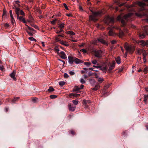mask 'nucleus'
Masks as SVG:
<instances>
[{
	"label": "nucleus",
	"mask_w": 148,
	"mask_h": 148,
	"mask_svg": "<svg viewBox=\"0 0 148 148\" xmlns=\"http://www.w3.org/2000/svg\"><path fill=\"white\" fill-rule=\"evenodd\" d=\"M65 83V82L64 81H61L59 82V84L60 86H62L64 85Z\"/></svg>",
	"instance_id": "29"
},
{
	"label": "nucleus",
	"mask_w": 148,
	"mask_h": 148,
	"mask_svg": "<svg viewBox=\"0 0 148 148\" xmlns=\"http://www.w3.org/2000/svg\"><path fill=\"white\" fill-rule=\"evenodd\" d=\"M83 104H85V105H86V104L87 103V101L86 100H83Z\"/></svg>",
	"instance_id": "63"
},
{
	"label": "nucleus",
	"mask_w": 148,
	"mask_h": 148,
	"mask_svg": "<svg viewBox=\"0 0 148 148\" xmlns=\"http://www.w3.org/2000/svg\"><path fill=\"white\" fill-rule=\"evenodd\" d=\"M116 41L115 40H113L111 41V43L112 44H114L115 43Z\"/></svg>",
	"instance_id": "60"
},
{
	"label": "nucleus",
	"mask_w": 148,
	"mask_h": 148,
	"mask_svg": "<svg viewBox=\"0 0 148 148\" xmlns=\"http://www.w3.org/2000/svg\"><path fill=\"white\" fill-rule=\"evenodd\" d=\"M138 5L141 8L138 10L139 11H142L144 10V7L145 5V4L141 2H138L137 3Z\"/></svg>",
	"instance_id": "7"
},
{
	"label": "nucleus",
	"mask_w": 148,
	"mask_h": 148,
	"mask_svg": "<svg viewBox=\"0 0 148 148\" xmlns=\"http://www.w3.org/2000/svg\"><path fill=\"white\" fill-rule=\"evenodd\" d=\"M60 43L61 44L64 45L66 46H68L69 45L67 43V42H66L63 41H61L60 42Z\"/></svg>",
	"instance_id": "20"
},
{
	"label": "nucleus",
	"mask_w": 148,
	"mask_h": 148,
	"mask_svg": "<svg viewBox=\"0 0 148 148\" xmlns=\"http://www.w3.org/2000/svg\"><path fill=\"white\" fill-rule=\"evenodd\" d=\"M25 25L27 27V28H28V29L30 31H34V29L33 28L30 27L27 25Z\"/></svg>",
	"instance_id": "38"
},
{
	"label": "nucleus",
	"mask_w": 148,
	"mask_h": 148,
	"mask_svg": "<svg viewBox=\"0 0 148 148\" xmlns=\"http://www.w3.org/2000/svg\"><path fill=\"white\" fill-rule=\"evenodd\" d=\"M58 37H59L58 36L56 37V40L57 42L60 41V40Z\"/></svg>",
	"instance_id": "44"
},
{
	"label": "nucleus",
	"mask_w": 148,
	"mask_h": 148,
	"mask_svg": "<svg viewBox=\"0 0 148 148\" xmlns=\"http://www.w3.org/2000/svg\"><path fill=\"white\" fill-rule=\"evenodd\" d=\"M143 61L144 63H145L146 62V56H144L143 57Z\"/></svg>",
	"instance_id": "57"
},
{
	"label": "nucleus",
	"mask_w": 148,
	"mask_h": 148,
	"mask_svg": "<svg viewBox=\"0 0 148 148\" xmlns=\"http://www.w3.org/2000/svg\"><path fill=\"white\" fill-rule=\"evenodd\" d=\"M111 84H109L105 85L104 87V89L106 90L108 89L110 86Z\"/></svg>",
	"instance_id": "30"
},
{
	"label": "nucleus",
	"mask_w": 148,
	"mask_h": 148,
	"mask_svg": "<svg viewBox=\"0 0 148 148\" xmlns=\"http://www.w3.org/2000/svg\"><path fill=\"white\" fill-rule=\"evenodd\" d=\"M26 32H27L28 33V34H29V36H33V34H32V33L30 32H29L28 31V30H26Z\"/></svg>",
	"instance_id": "45"
},
{
	"label": "nucleus",
	"mask_w": 148,
	"mask_h": 148,
	"mask_svg": "<svg viewBox=\"0 0 148 148\" xmlns=\"http://www.w3.org/2000/svg\"><path fill=\"white\" fill-rule=\"evenodd\" d=\"M3 66H0V70H3Z\"/></svg>",
	"instance_id": "64"
},
{
	"label": "nucleus",
	"mask_w": 148,
	"mask_h": 148,
	"mask_svg": "<svg viewBox=\"0 0 148 148\" xmlns=\"http://www.w3.org/2000/svg\"><path fill=\"white\" fill-rule=\"evenodd\" d=\"M108 29H109L110 30L108 32V34L110 36H114L115 35H117V34L113 32L112 30L110 27H108Z\"/></svg>",
	"instance_id": "11"
},
{
	"label": "nucleus",
	"mask_w": 148,
	"mask_h": 148,
	"mask_svg": "<svg viewBox=\"0 0 148 148\" xmlns=\"http://www.w3.org/2000/svg\"><path fill=\"white\" fill-rule=\"evenodd\" d=\"M69 110L71 111H73L75 110V107H72L71 104L69 105Z\"/></svg>",
	"instance_id": "19"
},
{
	"label": "nucleus",
	"mask_w": 148,
	"mask_h": 148,
	"mask_svg": "<svg viewBox=\"0 0 148 148\" xmlns=\"http://www.w3.org/2000/svg\"><path fill=\"white\" fill-rule=\"evenodd\" d=\"M64 76L65 78H67L69 77V75L67 73H65L64 74Z\"/></svg>",
	"instance_id": "49"
},
{
	"label": "nucleus",
	"mask_w": 148,
	"mask_h": 148,
	"mask_svg": "<svg viewBox=\"0 0 148 148\" xmlns=\"http://www.w3.org/2000/svg\"><path fill=\"white\" fill-rule=\"evenodd\" d=\"M58 55L62 59H65L67 58L66 56L65 53L63 51H61L60 52L59 54Z\"/></svg>",
	"instance_id": "10"
},
{
	"label": "nucleus",
	"mask_w": 148,
	"mask_h": 148,
	"mask_svg": "<svg viewBox=\"0 0 148 148\" xmlns=\"http://www.w3.org/2000/svg\"><path fill=\"white\" fill-rule=\"evenodd\" d=\"M3 16H6V11L5 10H3Z\"/></svg>",
	"instance_id": "46"
},
{
	"label": "nucleus",
	"mask_w": 148,
	"mask_h": 148,
	"mask_svg": "<svg viewBox=\"0 0 148 148\" xmlns=\"http://www.w3.org/2000/svg\"><path fill=\"white\" fill-rule=\"evenodd\" d=\"M84 64L88 66H89L91 64V63L90 62H85L84 63Z\"/></svg>",
	"instance_id": "39"
},
{
	"label": "nucleus",
	"mask_w": 148,
	"mask_h": 148,
	"mask_svg": "<svg viewBox=\"0 0 148 148\" xmlns=\"http://www.w3.org/2000/svg\"><path fill=\"white\" fill-rule=\"evenodd\" d=\"M29 39L32 41H36V40L33 37H30L29 38Z\"/></svg>",
	"instance_id": "34"
},
{
	"label": "nucleus",
	"mask_w": 148,
	"mask_h": 148,
	"mask_svg": "<svg viewBox=\"0 0 148 148\" xmlns=\"http://www.w3.org/2000/svg\"><path fill=\"white\" fill-rule=\"evenodd\" d=\"M71 33L70 35H74L75 34L74 32H73L71 31Z\"/></svg>",
	"instance_id": "59"
},
{
	"label": "nucleus",
	"mask_w": 148,
	"mask_h": 148,
	"mask_svg": "<svg viewBox=\"0 0 148 148\" xmlns=\"http://www.w3.org/2000/svg\"><path fill=\"white\" fill-rule=\"evenodd\" d=\"M100 87L99 85L97 84L95 86V87L93 88V90H96L99 89Z\"/></svg>",
	"instance_id": "25"
},
{
	"label": "nucleus",
	"mask_w": 148,
	"mask_h": 148,
	"mask_svg": "<svg viewBox=\"0 0 148 148\" xmlns=\"http://www.w3.org/2000/svg\"><path fill=\"white\" fill-rule=\"evenodd\" d=\"M11 21L12 23H14L15 22V21L14 20V18L13 17V18H11Z\"/></svg>",
	"instance_id": "61"
},
{
	"label": "nucleus",
	"mask_w": 148,
	"mask_h": 148,
	"mask_svg": "<svg viewBox=\"0 0 148 148\" xmlns=\"http://www.w3.org/2000/svg\"><path fill=\"white\" fill-rule=\"evenodd\" d=\"M80 82L82 84H84V83H85V81L83 78L81 79Z\"/></svg>",
	"instance_id": "43"
},
{
	"label": "nucleus",
	"mask_w": 148,
	"mask_h": 148,
	"mask_svg": "<svg viewBox=\"0 0 148 148\" xmlns=\"http://www.w3.org/2000/svg\"><path fill=\"white\" fill-rule=\"evenodd\" d=\"M107 68L106 66L103 67L101 68L102 70H106Z\"/></svg>",
	"instance_id": "56"
},
{
	"label": "nucleus",
	"mask_w": 148,
	"mask_h": 148,
	"mask_svg": "<svg viewBox=\"0 0 148 148\" xmlns=\"http://www.w3.org/2000/svg\"><path fill=\"white\" fill-rule=\"evenodd\" d=\"M97 80L98 82L100 83H102L104 81L103 78L101 77H98L97 79Z\"/></svg>",
	"instance_id": "23"
},
{
	"label": "nucleus",
	"mask_w": 148,
	"mask_h": 148,
	"mask_svg": "<svg viewBox=\"0 0 148 148\" xmlns=\"http://www.w3.org/2000/svg\"><path fill=\"white\" fill-rule=\"evenodd\" d=\"M93 52L94 55L97 57L100 58L102 56V53L101 50H95L93 51Z\"/></svg>",
	"instance_id": "5"
},
{
	"label": "nucleus",
	"mask_w": 148,
	"mask_h": 148,
	"mask_svg": "<svg viewBox=\"0 0 148 148\" xmlns=\"http://www.w3.org/2000/svg\"><path fill=\"white\" fill-rule=\"evenodd\" d=\"M80 51L82 52L83 53H86V50L84 49H81Z\"/></svg>",
	"instance_id": "42"
},
{
	"label": "nucleus",
	"mask_w": 148,
	"mask_h": 148,
	"mask_svg": "<svg viewBox=\"0 0 148 148\" xmlns=\"http://www.w3.org/2000/svg\"><path fill=\"white\" fill-rule=\"evenodd\" d=\"M15 12L17 14V16H19V11H20V9L18 8H16L15 10Z\"/></svg>",
	"instance_id": "26"
},
{
	"label": "nucleus",
	"mask_w": 148,
	"mask_h": 148,
	"mask_svg": "<svg viewBox=\"0 0 148 148\" xmlns=\"http://www.w3.org/2000/svg\"><path fill=\"white\" fill-rule=\"evenodd\" d=\"M93 66L94 67H95L97 68H100L101 67L100 66H95V65Z\"/></svg>",
	"instance_id": "58"
},
{
	"label": "nucleus",
	"mask_w": 148,
	"mask_h": 148,
	"mask_svg": "<svg viewBox=\"0 0 148 148\" xmlns=\"http://www.w3.org/2000/svg\"><path fill=\"white\" fill-rule=\"evenodd\" d=\"M63 31V30L62 29H61L59 31H57L56 32L57 34H59Z\"/></svg>",
	"instance_id": "54"
},
{
	"label": "nucleus",
	"mask_w": 148,
	"mask_h": 148,
	"mask_svg": "<svg viewBox=\"0 0 148 148\" xmlns=\"http://www.w3.org/2000/svg\"><path fill=\"white\" fill-rule=\"evenodd\" d=\"M98 40L104 44L108 45L107 42L102 39H98Z\"/></svg>",
	"instance_id": "17"
},
{
	"label": "nucleus",
	"mask_w": 148,
	"mask_h": 148,
	"mask_svg": "<svg viewBox=\"0 0 148 148\" xmlns=\"http://www.w3.org/2000/svg\"><path fill=\"white\" fill-rule=\"evenodd\" d=\"M114 19L113 17H108L105 20V23L107 24H109V23H113L114 22Z\"/></svg>",
	"instance_id": "6"
},
{
	"label": "nucleus",
	"mask_w": 148,
	"mask_h": 148,
	"mask_svg": "<svg viewBox=\"0 0 148 148\" xmlns=\"http://www.w3.org/2000/svg\"><path fill=\"white\" fill-rule=\"evenodd\" d=\"M21 14L22 15H25V13L22 10H20V11Z\"/></svg>",
	"instance_id": "50"
},
{
	"label": "nucleus",
	"mask_w": 148,
	"mask_h": 148,
	"mask_svg": "<svg viewBox=\"0 0 148 148\" xmlns=\"http://www.w3.org/2000/svg\"><path fill=\"white\" fill-rule=\"evenodd\" d=\"M15 71H14L10 75L11 77L14 80H15L16 79V78L15 77Z\"/></svg>",
	"instance_id": "16"
},
{
	"label": "nucleus",
	"mask_w": 148,
	"mask_h": 148,
	"mask_svg": "<svg viewBox=\"0 0 148 148\" xmlns=\"http://www.w3.org/2000/svg\"><path fill=\"white\" fill-rule=\"evenodd\" d=\"M114 28H115L117 29H119V37L120 38L122 37L124 35V34L122 31L120 29L119 27H114Z\"/></svg>",
	"instance_id": "12"
},
{
	"label": "nucleus",
	"mask_w": 148,
	"mask_h": 148,
	"mask_svg": "<svg viewBox=\"0 0 148 148\" xmlns=\"http://www.w3.org/2000/svg\"><path fill=\"white\" fill-rule=\"evenodd\" d=\"M92 13L93 15H90L89 16V20L95 21L97 20L95 18V16H100L101 15V11H97V12H94L92 10H90Z\"/></svg>",
	"instance_id": "1"
},
{
	"label": "nucleus",
	"mask_w": 148,
	"mask_h": 148,
	"mask_svg": "<svg viewBox=\"0 0 148 148\" xmlns=\"http://www.w3.org/2000/svg\"><path fill=\"white\" fill-rule=\"evenodd\" d=\"M73 62L76 64H79L82 63V60L76 58H74L73 60Z\"/></svg>",
	"instance_id": "14"
},
{
	"label": "nucleus",
	"mask_w": 148,
	"mask_h": 148,
	"mask_svg": "<svg viewBox=\"0 0 148 148\" xmlns=\"http://www.w3.org/2000/svg\"><path fill=\"white\" fill-rule=\"evenodd\" d=\"M115 60L116 63L118 64H119L121 63V59L119 57H118L117 58H115Z\"/></svg>",
	"instance_id": "22"
},
{
	"label": "nucleus",
	"mask_w": 148,
	"mask_h": 148,
	"mask_svg": "<svg viewBox=\"0 0 148 148\" xmlns=\"http://www.w3.org/2000/svg\"><path fill=\"white\" fill-rule=\"evenodd\" d=\"M148 98V95H145L144 96V101L145 103H146Z\"/></svg>",
	"instance_id": "24"
},
{
	"label": "nucleus",
	"mask_w": 148,
	"mask_h": 148,
	"mask_svg": "<svg viewBox=\"0 0 148 148\" xmlns=\"http://www.w3.org/2000/svg\"><path fill=\"white\" fill-rule=\"evenodd\" d=\"M84 87V85L83 84H82L80 86V88H79L80 89H82Z\"/></svg>",
	"instance_id": "62"
},
{
	"label": "nucleus",
	"mask_w": 148,
	"mask_h": 148,
	"mask_svg": "<svg viewBox=\"0 0 148 148\" xmlns=\"http://www.w3.org/2000/svg\"><path fill=\"white\" fill-rule=\"evenodd\" d=\"M132 13H130L128 14L125 15L123 17V18L121 20V22L122 23L123 25H124L125 23L124 20H125L126 21H128L129 20L130 18L132 16Z\"/></svg>",
	"instance_id": "3"
},
{
	"label": "nucleus",
	"mask_w": 148,
	"mask_h": 148,
	"mask_svg": "<svg viewBox=\"0 0 148 148\" xmlns=\"http://www.w3.org/2000/svg\"><path fill=\"white\" fill-rule=\"evenodd\" d=\"M115 3H116L117 4H119L120 3V0H116L115 1Z\"/></svg>",
	"instance_id": "53"
},
{
	"label": "nucleus",
	"mask_w": 148,
	"mask_h": 148,
	"mask_svg": "<svg viewBox=\"0 0 148 148\" xmlns=\"http://www.w3.org/2000/svg\"><path fill=\"white\" fill-rule=\"evenodd\" d=\"M56 20H57L56 19H55V20H53L52 21H51V24H52L53 25L55 24V23H56Z\"/></svg>",
	"instance_id": "47"
},
{
	"label": "nucleus",
	"mask_w": 148,
	"mask_h": 148,
	"mask_svg": "<svg viewBox=\"0 0 148 148\" xmlns=\"http://www.w3.org/2000/svg\"><path fill=\"white\" fill-rule=\"evenodd\" d=\"M10 16L11 18H13V15L12 14V11L11 10H10Z\"/></svg>",
	"instance_id": "48"
},
{
	"label": "nucleus",
	"mask_w": 148,
	"mask_h": 148,
	"mask_svg": "<svg viewBox=\"0 0 148 148\" xmlns=\"http://www.w3.org/2000/svg\"><path fill=\"white\" fill-rule=\"evenodd\" d=\"M19 98H18V97H14V98L12 100V103H14V102L16 101L17 100H18V99Z\"/></svg>",
	"instance_id": "37"
},
{
	"label": "nucleus",
	"mask_w": 148,
	"mask_h": 148,
	"mask_svg": "<svg viewBox=\"0 0 148 148\" xmlns=\"http://www.w3.org/2000/svg\"><path fill=\"white\" fill-rule=\"evenodd\" d=\"M69 73L71 75H73L75 74V73L73 71H69Z\"/></svg>",
	"instance_id": "41"
},
{
	"label": "nucleus",
	"mask_w": 148,
	"mask_h": 148,
	"mask_svg": "<svg viewBox=\"0 0 148 148\" xmlns=\"http://www.w3.org/2000/svg\"><path fill=\"white\" fill-rule=\"evenodd\" d=\"M65 24L64 23H60L59 24L58 27L61 29L63 28Z\"/></svg>",
	"instance_id": "18"
},
{
	"label": "nucleus",
	"mask_w": 148,
	"mask_h": 148,
	"mask_svg": "<svg viewBox=\"0 0 148 148\" xmlns=\"http://www.w3.org/2000/svg\"><path fill=\"white\" fill-rule=\"evenodd\" d=\"M69 62L70 64H72L73 63V62L74 59L72 57H69Z\"/></svg>",
	"instance_id": "21"
},
{
	"label": "nucleus",
	"mask_w": 148,
	"mask_h": 148,
	"mask_svg": "<svg viewBox=\"0 0 148 148\" xmlns=\"http://www.w3.org/2000/svg\"><path fill=\"white\" fill-rule=\"evenodd\" d=\"M18 17V18L19 19V20H23V19L24 18H23V16H20V17H18Z\"/></svg>",
	"instance_id": "55"
},
{
	"label": "nucleus",
	"mask_w": 148,
	"mask_h": 148,
	"mask_svg": "<svg viewBox=\"0 0 148 148\" xmlns=\"http://www.w3.org/2000/svg\"><path fill=\"white\" fill-rule=\"evenodd\" d=\"M138 43L139 45L143 46L147 45L148 44V40L145 41L143 40H141L139 41Z\"/></svg>",
	"instance_id": "8"
},
{
	"label": "nucleus",
	"mask_w": 148,
	"mask_h": 148,
	"mask_svg": "<svg viewBox=\"0 0 148 148\" xmlns=\"http://www.w3.org/2000/svg\"><path fill=\"white\" fill-rule=\"evenodd\" d=\"M124 46L125 48L126 52L125 53L127 54L128 52H129L130 53H132L134 50V47L131 45H129L127 43H125Z\"/></svg>",
	"instance_id": "2"
},
{
	"label": "nucleus",
	"mask_w": 148,
	"mask_h": 148,
	"mask_svg": "<svg viewBox=\"0 0 148 148\" xmlns=\"http://www.w3.org/2000/svg\"><path fill=\"white\" fill-rule=\"evenodd\" d=\"M91 62L93 64H96L97 63V61L96 60H94L91 61Z\"/></svg>",
	"instance_id": "35"
},
{
	"label": "nucleus",
	"mask_w": 148,
	"mask_h": 148,
	"mask_svg": "<svg viewBox=\"0 0 148 148\" xmlns=\"http://www.w3.org/2000/svg\"><path fill=\"white\" fill-rule=\"evenodd\" d=\"M142 50H138L137 51V53L138 54L140 55L141 54V52Z\"/></svg>",
	"instance_id": "52"
},
{
	"label": "nucleus",
	"mask_w": 148,
	"mask_h": 148,
	"mask_svg": "<svg viewBox=\"0 0 148 148\" xmlns=\"http://www.w3.org/2000/svg\"><path fill=\"white\" fill-rule=\"evenodd\" d=\"M141 53L143 54V57L144 56H146L147 54L146 51L145 50H142Z\"/></svg>",
	"instance_id": "28"
},
{
	"label": "nucleus",
	"mask_w": 148,
	"mask_h": 148,
	"mask_svg": "<svg viewBox=\"0 0 148 148\" xmlns=\"http://www.w3.org/2000/svg\"><path fill=\"white\" fill-rule=\"evenodd\" d=\"M115 61H112L111 64L110 65L108 70V71L109 72H110L114 68L115 66Z\"/></svg>",
	"instance_id": "9"
},
{
	"label": "nucleus",
	"mask_w": 148,
	"mask_h": 148,
	"mask_svg": "<svg viewBox=\"0 0 148 148\" xmlns=\"http://www.w3.org/2000/svg\"><path fill=\"white\" fill-rule=\"evenodd\" d=\"M55 51L58 53V54H59V49L58 47H56L54 49Z\"/></svg>",
	"instance_id": "31"
},
{
	"label": "nucleus",
	"mask_w": 148,
	"mask_h": 148,
	"mask_svg": "<svg viewBox=\"0 0 148 148\" xmlns=\"http://www.w3.org/2000/svg\"><path fill=\"white\" fill-rule=\"evenodd\" d=\"M48 90L49 92H52L54 90V89L52 87H50Z\"/></svg>",
	"instance_id": "32"
},
{
	"label": "nucleus",
	"mask_w": 148,
	"mask_h": 148,
	"mask_svg": "<svg viewBox=\"0 0 148 148\" xmlns=\"http://www.w3.org/2000/svg\"><path fill=\"white\" fill-rule=\"evenodd\" d=\"M80 94H74V93H71L69 95V96L71 98H73V97H78L80 95Z\"/></svg>",
	"instance_id": "15"
},
{
	"label": "nucleus",
	"mask_w": 148,
	"mask_h": 148,
	"mask_svg": "<svg viewBox=\"0 0 148 148\" xmlns=\"http://www.w3.org/2000/svg\"><path fill=\"white\" fill-rule=\"evenodd\" d=\"M78 101L77 100H73V103L75 105H77L78 104Z\"/></svg>",
	"instance_id": "33"
},
{
	"label": "nucleus",
	"mask_w": 148,
	"mask_h": 148,
	"mask_svg": "<svg viewBox=\"0 0 148 148\" xmlns=\"http://www.w3.org/2000/svg\"><path fill=\"white\" fill-rule=\"evenodd\" d=\"M122 16L121 15H120L118 16L117 18V19L118 20H120L121 19Z\"/></svg>",
	"instance_id": "51"
},
{
	"label": "nucleus",
	"mask_w": 148,
	"mask_h": 148,
	"mask_svg": "<svg viewBox=\"0 0 148 148\" xmlns=\"http://www.w3.org/2000/svg\"><path fill=\"white\" fill-rule=\"evenodd\" d=\"M63 6L66 10H69V8L67 7V6L66 3H64L63 4Z\"/></svg>",
	"instance_id": "40"
},
{
	"label": "nucleus",
	"mask_w": 148,
	"mask_h": 148,
	"mask_svg": "<svg viewBox=\"0 0 148 148\" xmlns=\"http://www.w3.org/2000/svg\"><path fill=\"white\" fill-rule=\"evenodd\" d=\"M136 15L138 17H141L142 16H145L147 17H148V13H144L143 14H140L139 13H135Z\"/></svg>",
	"instance_id": "13"
},
{
	"label": "nucleus",
	"mask_w": 148,
	"mask_h": 148,
	"mask_svg": "<svg viewBox=\"0 0 148 148\" xmlns=\"http://www.w3.org/2000/svg\"><path fill=\"white\" fill-rule=\"evenodd\" d=\"M143 30L145 32L144 33L140 34L139 36L141 38H144L145 36L147 35L148 34L147 30H148V26H145L144 27Z\"/></svg>",
	"instance_id": "4"
},
{
	"label": "nucleus",
	"mask_w": 148,
	"mask_h": 148,
	"mask_svg": "<svg viewBox=\"0 0 148 148\" xmlns=\"http://www.w3.org/2000/svg\"><path fill=\"white\" fill-rule=\"evenodd\" d=\"M50 97L51 99H55L56 98L57 96L54 95H51L50 96Z\"/></svg>",
	"instance_id": "36"
},
{
	"label": "nucleus",
	"mask_w": 148,
	"mask_h": 148,
	"mask_svg": "<svg viewBox=\"0 0 148 148\" xmlns=\"http://www.w3.org/2000/svg\"><path fill=\"white\" fill-rule=\"evenodd\" d=\"M80 89L79 87L78 86H75L73 90V91H77Z\"/></svg>",
	"instance_id": "27"
}]
</instances>
